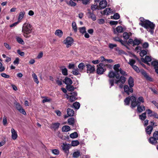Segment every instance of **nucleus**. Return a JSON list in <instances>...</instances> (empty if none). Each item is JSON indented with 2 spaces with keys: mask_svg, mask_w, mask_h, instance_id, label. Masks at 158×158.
<instances>
[{
  "mask_svg": "<svg viewBox=\"0 0 158 158\" xmlns=\"http://www.w3.org/2000/svg\"><path fill=\"white\" fill-rule=\"evenodd\" d=\"M25 14V12L24 11H23L20 12L18 18V20L19 21H20L23 19L24 16Z\"/></svg>",
  "mask_w": 158,
  "mask_h": 158,
  "instance_id": "nucleus-32",
  "label": "nucleus"
},
{
  "mask_svg": "<svg viewBox=\"0 0 158 158\" xmlns=\"http://www.w3.org/2000/svg\"><path fill=\"white\" fill-rule=\"evenodd\" d=\"M85 30V27H83L80 28V31L81 33L83 34L86 32Z\"/></svg>",
  "mask_w": 158,
  "mask_h": 158,
  "instance_id": "nucleus-54",
  "label": "nucleus"
},
{
  "mask_svg": "<svg viewBox=\"0 0 158 158\" xmlns=\"http://www.w3.org/2000/svg\"><path fill=\"white\" fill-rule=\"evenodd\" d=\"M140 72L147 80L150 81H152V79L148 75L145 71L142 69L140 70Z\"/></svg>",
  "mask_w": 158,
  "mask_h": 158,
  "instance_id": "nucleus-14",
  "label": "nucleus"
},
{
  "mask_svg": "<svg viewBox=\"0 0 158 158\" xmlns=\"http://www.w3.org/2000/svg\"><path fill=\"white\" fill-rule=\"evenodd\" d=\"M52 152L53 154L55 155H58L59 153V151L57 149L52 150Z\"/></svg>",
  "mask_w": 158,
  "mask_h": 158,
  "instance_id": "nucleus-52",
  "label": "nucleus"
},
{
  "mask_svg": "<svg viewBox=\"0 0 158 158\" xmlns=\"http://www.w3.org/2000/svg\"><path fill=\"white\" fill-rule=\"evenodd\" d=\"M117 45L115 44H110L109 45V47L111 49H112L114 48Z\"/></svg>",
  "mask_w": 158,
  "mask_h": 158,
  "instance_id": "nucleus-58",
  "label": "nucleus"
},
{
  "mask_svg": "<svg viewBox=\"0 0 158 158\" xmlns=\"http://www.w3.org/2000/svg\"><path fill=\"white\" fill-rule=\"evenodd\" d=\"M86 15L89 18L91 19L93 21H95L96 20V16L94 14L93 12L89 11L87 13Z\"/></svg>",
  "mask_w": 158,
  "mask_h": 158,
  "instance_id": "nucleus-13",
  "label": "nucleus"
},
{
  "mask_svg": "<svg viewBox=\"0 0 158 158\" xmlns=\"http://www.w3.org/2000/svg\"><path fill=\"white\" fill-rule=\"evenodd\" d=\"M120 65L119 64H117L114 66L113 69L115 71L114 72L111 71L109 73L108 76L109 78H114L115 77L117 79H118L119 78V75L118 74V71L120 69Z\"/></svg>",
  "mask_w": 158,
  "mask_h": 158,
  "instance_id": "nucleus-5",
  "label": "nucleus"
},
{
  "mask_svg": "<svg viewBox=\"0 0 158 158\" xmlns=\"http://www.w3.org/2000/svg\"><path fill=\"white\" fill-rule=\"evenodd\" d=\"M124 90L127 95H129L130 93H132L133 92V89L132 87H129L128 85H125L123 87Z\"/></svg>",
  "mask_w": 158,
  "mask_h": 158,
  "instance_id": "nucleus-9",
  "label": "nucleus"
},
{
  "mask_svg": "<svg viewBox=\"0 0 158 158\" xmlns=\"http://www.w3.org/2000/svg\"><path fill=\"white\" fill-rule=\"evenodd\" d=\"M60 125V123H52L51 126V128L55 130L59 127Z\"/></svg>",
  "mask_w": 158,
  "mask_h": 158,
  "instance_id": "nucleus-25",
  "label": "nucleus"
},
{
  "mask_svg": "<svg viewBox=\"0 0 158 158\" xmlns=\"http://www.w3.org/2000/svg\"><path fill=\"white\" fill-rule=\"evenodd\" d=\"M51 99L50 98H48L47 97H45L44 99L43 100L42 102L45 103L46 102H49L51 101Z\"/></svg>",
  "mask_w": 158,
  "mask_h": 158,
  "instance_id": "nucleus-57",
  "label": "nucleus"
},
{
  "mask_svg": "<svg viewBox=\"0 0 158 158\" xmlns=\"http://www.w3.org/2000/svg\"><path fill=\"white\" fill-rule=\"evenodd\" d=\"M66 88L69 91H72L74 89V87L71 85H66Z\"/></svg>",
  "mask_w": 158,
  "mask_h": 158,
  "instance_id": "nucleus-39",
  "label": "nucleus"
},
{
  "mask_svg": "<svg viewBox=\"0 0 158 158\" xmlns=\"http://www.w3.org/2000/svg\"><path fill=\"white\" fill-rule=\"evenodd\" d=\"M32 29V26L30 24L28 23H24L23 26L22 31L24 36L26 38L30 37L31 36L29 34L31 33Z\"/></svg>",
  "mask_w": 158,
  "mask_h": 158,
  "instance_id": "nucleus-1",
  "label": "nucleus"
},
{
  "mask_svg": "<svg viewBox=\"0 0 158 158\" xmlns=\"http://www.w3.org/2000/svg\"><path fill=\"white\" fill-rule=\"evenodd\" d=\"M16 107L17 110H18L20 113L24 115H26V113L25 112L24 110L23 109L22 107L19 103H17L16 104Z\"/></svg>",
  "mask_w": 158,
  "mask_h": 158,
  "instance_id": "nucleus-12",
  "label": "nucleus"
},
{
  "mask_svg": "<svg viewBox=\"0 0 158 158\" xmlns=\"http://www.w3.org/2000/svg\"><path fill=\"white\" fill-rule=\"evenodd\" d=\"M126 81V78L123 76H121L119 77V79H117V80H114V79H111L109 80V84L110 85V88L114 85V83L115 84L118 85L120 82L121 84L119 85V87L120 88H122L123 87V84L125 83Z\"/></svg>",
  "mask_w": 158,
  "mask_h": 158,
  "instance_id": "nucleus-3",
  "label": "nucleus"
},
{
  "mask_svg": "<svg viewBox=\"0 0 158 158\" xmlns=\"http://www.w3.org/2000/svg\"><path fill=\"white\" fill-rule=\"evenodd\" d=\"M73 41V40L71 37H68L63 41V43L66 45L67 48H69L72 45Z\"/></svg>",
  "mask_w": 158,
  "mask_h": 158,
  "instance_id": "nucleus-8",
  "label": "nucleus"
},
{
  "mask_svg": "<svg viewBox=\"0 0 158 158\" xmlns=\"http://www.w3.org/2000/svg\"><path fill=\"white\" fill-rule=\"evenodd\" d=\"M62 130L63 132H68L70 130V127L68 126H64L62 127Z\"/></svg>",
  "mask_w": 158,
  "mask_h": 158,
  "instance_id": "nucleus-33",
  "label": "nucleus"
},
{
  "mask_svg": "<svg viewBox=\"0 0 158 158\" xmlns=\"http://www.w3.org/2000/svg\"><path fill=\"white\" fill-rule=\"evenodd\" d=\"M11 132L12 133L11 137L12 139L14 140L16 139L18 135L16 132L13 128H11Z\"/></svg>",
  "mask_w": 158,
  "mask_h": 158,
  "instance_id": "nucleus-18",
  "label": "nucleus"
},
{
  "mask_svg": "<svg viewBox=\"0 0 158 158\" xmlns=\"http://www.w3.org/2000/svg\"><path fill=\"white\" fill-rule=\"evenodd\" d=\"M98 22L99 24H102L104 23L105 20L103 19H98Z\"/></svg>",
  "mask_w": 158,
  "mask_h": 158,
  "instance_id": "nucleus-63",
  "label": "nucleus"
},
{
  "mask_svg": "<svg viewBox=\"0 0 158 158\" xmlns=\"http://www.w3.org/2000/svg\"><path fill=\"white\" fill-rule=\"evenodd\" d=\"M73 106L75 109H78L80 107V104L79 102H76L73 103Z\"/></svg>",
  "mask_w": 158,
  "mask_h": 158,
  "instance_id": "nucleus-38",
  "label": "nucleus"
},
{
  "mask_svg": "<svg viewBox=\"0 0 158 158\" xmlns=\"http://www.w3.org/2000/svg\"><path fill=\"white\" fill-rule=\"evenodd\" d=\"M128 83L130 86L132 87L134 85V82L133 78L130 77L128 80Z\"/></svg>",
  "mask_w": 158,
  "mask_h": 158,
  "instance_id": "nucleus-29",
  "label": "nucleus"
},
{
  "mask_svg": "<svg viewBox=\"0 0 158 158\" xmlns=\"http://www.w3.org/2000/svg\"><path fill=\"white\" fill-rule=\"evenodd\" d=\"M131 97L126 98L124 100V104L125 105H129L130 101H131Z\"/></svg>",
  "mask_w": 158,
  "mask_h": 158,
  "instance_id": "nucleus-37",
  "label": "nucleus"
},
{
  "mask_svg": "<svg viewBox=\"0 0 158 158\" xmlns=\"http://www.w3.org/2000/svg\"><path fill=\"white\" fill-rule=\"evenodd\" d=\"M61 70L62 73L64 75L66 76L68 75V70L66 68H65V67L63 66Z\"/></svg>",
  "mask_w": 158,
  "mask_h": 158,
  "instance_id": "nucleus-35",
  "label": "nucleus"
},
{
  "mask_svg": "<svg viewBox=\"0 0 158 158\" xmlns=\"http://www.w3.org/2000/svg\"><path fill=\"white\" fill-rule=\"evenodd\" d=\"M131 107L132 108L135 107L138 105H140L141 102L143 103L144 102L143 98L142 96L139 97L137 101L135 97L134 96H131Z\"/></svg>",
  "mask_w": 158,
  "mask_h": 158,
  "instance_id": "nucleus-4",
  "label": "nucleus"
},
{
  "mask_svg": "<svg viewBox=\"0 0 158 158\" xmlns=\"http://www.w3.org/2000/svg\"><path fill=\"white\" fill-rule=\"evenodd\" d=\"M149 142L152 144L155 145L157 143V140L153 137H151L148 139Z\"/></svg>",
  "mask_w": 158,
  "mask_h": 158,
  "instance_id": "nucleus-22",
  "label": "nucleus"
},
{
  "mask_svg": "<svg viewBox=\"0 0 158 158\" xmlns=\"http://www.w3.org/2000/svg\"><path fill=\"white\" fill-rule=\"evenodd\" d=\"M139 54L141 56L143 57L147 54V51L144 50H141Z\"/></svg>",
  "mask_w": 158,
  "mask_h": 158,
  "instance_id": "nucleus-48",
  "label": "nucleus"
},
{
  "mask_svg": "<svg viewBox=\"0 0 158 158\" xmlns=\"http://www.w3.org/2000/svg\"><path fill=\"white\" fill-rule=\"evenodd\" d=\"M141 41L140 40L135 39L134 40V46L138 45L141 43Z\"/></svg>",
  "mask_w": 158,
  "mask_h": 158,
  "instance_id": "nucleus-44",
  "label": "nucleus"
},
{
  "mask_svg": "<svg viewBox=\"0 0 158 158\" xmlns=\"http://www.w3.org/2000/svg\"><path fill=\"white\" fill-rule=\"evenodd\" d=\"M131 35V34L130 32L127 33V32H124L123 34V37L124 39L125 40L128 39L130 36Z\"/></svg>",
  "mask_w": 158,
  "mask_h": 158,
  "instance_id": "nucleus-28",
  "label": "nucleus"
},
{
  "mask_svg": "<svg viewBox=\"0 0 158 158\" xmlns=\"http://www.w3.org/2000/svg\"><path fill=\"white\" fill-rule=\"evenodd\" d=\"M16 40L17 41L19 44H23L24 43L23 40L21 38L19 37H16Z\"/></svg>",
  "mask_w": 158,
  "mask_h": 158,
  "instance_id": "nucleus-40",
  "label": "nucleus"
},
{
  "mask_svg": "<svg viewBox=\"0 0 158 158\" xmlns=\"http://www.w3.org/2000/svg\"><path fill=\"white\" fill-rule=\"evenodd\" d=\"M107 5V2L106 0H102L99 3V7L100 9L105 8Z\"/></svg>",
  "mask_w": 158,
  "mask_h": 158,
  "instance_id": "nucleus-15",
  "label": "nucleus"
},
{
  "mask_svg": "<svg viewBox=\"0 0 158 158\" xmlns=\"http://www.w3.org/2000/svg\"><path fill=\"white\" fill-rule=\"evenodd\" d=\"M132 67L137 73H139L140 72L139 68L136 65H134Z\"/></svg>",
  "mask_w": 158,
  "mask_h": 158,
  "instance_id": "nucleus-56",
  "label": "nucleus"
},
{
  "mask_svg": "<svg viewBox=\"0 0 158 158\" xmlns=\"http://www.w3.org/2000/svg\"><path fill=\"white\" fill-rule=\"evenodd\" d=\"M119 18L120 16L117 13H116L114 14L113 16V18L115 19H119Z\"/></svg>",
  "mask_w": 158,
  "mask_h": 158,
  "instance_id": "nucleus-55",
  "label": "nucleus"
},
{
  "mask_svg": "<svg viewBox=\"0 0 158 158\" xmlns=\"http://www.w3.org/2000/svg\"><path fill=\"white\" fill-rule=\"evenodd\" d=\"M67 4L70 6H74L76 5V3L73 2L72 0H70L69 2H67Z\"/></svg>",
  "mask_w": 158,
  "mask_h": 158,
  "instance_id": "nucleus-47",
  "label": "nucleus"
},
{
  "mask_svg": "<svg viewBox=\"0 0 158 158\" xmlns=\"http://www.w3.org/2000/svg\"><path fill=\"white\" fill-rule=\"evenodd\" d=\"M19 59L18 58H16L15 60L14 61L13 63L14 64H19Z\"/></svg>",
  "mask_w": 158,
  "mask_h": 158,
  "instance_id": "nucleus-64",
  "label": "nucleus"
},
{
  "mask_svg": "<svg viewBox=\"0 0 158 158\" xmlns=\"http://www.w3.org/2000/svg\"><path fill=\"white\" fill-rule=\"evenodd\" d=\"M139 24L146 28L151 34H153L155 25L153 23L148 20H146L143 23H139Z\"/></svg>",
  "mask_w": 158,
  "mask_h": 158,
  "instance_id": "nucleus-2",
  "label": "nucleus"
},
{
  "mask_svg": "<svg viewBox=\"0 0 158 158\" xmlns=\"http://www.w3.org/2000/svg\"><path fill=\"white\" fill-rule=\"evenodd\" d=\"M135 63V60L131 59H130L128 64H129L131 66L134 65V64Z\"/></svg>",
  "mask_w": 158,
  "mask_h": 158,
  "instance_id": "nucleus-53",
  "label": "nucleus"
},
{
  "mask_svg": "<svg viewBox=\"0 0 158 158\" xmlns=\"http://www.w3.org/2000/svg\"><path fill=\"white\" fill-rule=\"evenodd\" d=\"M143 60L144 63H146L148 64L149 63L148 62L151 61L152 60V59L151 57L146 56L145 57V58L143 59Z\"/></svg>",
  "mask_w": 158,
  "mask_h": 158,
  "instance_id": "nucleus-31",
  "label": "nucleus"
},
{
  "mask_svg": "<svg viewBox=\"0 0 158 158\" xmlns=\"http://www.w3.org/2000/svg\"><path fill=\"white\" fill-rule=\"evenodd\" d=\"M137 106V111L139 113H141L145 110V107L143 105L140 106V105H138Z\"/></svg>",
  "mask_w": 158,
  "mask_h": 158,
  "instance_id": "nucleus-20",
  "label": "nucleus"
},
{
  "mask_svg": "<svg viewBox=\"0 0 158 158\" xmlns=\"http://www.w3.org/2000/svg\"><path fill=\"white\" fill-rule=\"evenodd\" d=\"M97 72L98 74H102L106 70L105 65L102 63H100L97 66Z\"/></svg>",
  "mask_w": 158,
  "mask_h": 158,
  "instance_id": "nucleus-7",
  "label": "nucleus"
},
{
  "mask_svg": "<svg viewBox=\"0 0 158 158\" xmlns=\"http://www.w3.org/2000/svg\"><path fill=\"white\" fill-rule=\"evenodd\" d=\"M76 122V119L73 118H70L68 120V122L69 125L73 126L74 123Z\"/></svg>",
  "mask_w": 158,
  "mask_h": 158,
  "instance_id": "nucleus-23",
  "label": "nucleus"
},
{
  "mask_svg": "<svg viewBox=\"0 0 158 158\" xmlns=\"http://www.w3.org/2000/svg\"><path fill=\"white\" fill-rule=\"evenodd\" d=\"M80 144L79 142L77 140H75L72 141L71 143V144H70L71 146H76L79 145Z\"/></svg>",
  "mask_w": 158,
  "mask_h": 158,
  "instance_id": "nucleus-34",
  "label": "nucleus"
},
{
  "mask_svg": "<svg viewBox=\"0 0 158 158\" xmlns=\"http://www.w3.org/2000/svg\"><path fill=\"white\" fill-rule=\"evenodd\" d=\"M1 75L2 77H5V78H8L10 77V76L9 75H7L4 73H1Z\"/></svg>",
  "mask_w": 158,
  "mask_h": 158,
  "instance_id": "nucleus-62",
  "label": "nucleus"
},
{
  "mask_svg": "<svg viewBox=\"0 0 158 158\" xmlns=\"http://www.w3.org/2000/svg\"><path fill=\"white\" fill-rule=\"evenodd\" d=\"M78 135L77 132H74L71 134L70 135V137L72 139L77 138L78 137Z\"/></svg>",
  "mask_w": 158,
  "mask_h": 158,
  "instance_id": "nucleus-41",
  "label": "nucleus"
},
{
  "mask_svg": "<svg viewBox=\"0 0 158 158\" xmlns=\"http://www.w3.org/2000/svg\"><path fill=\"white\" fill-rule=\"evenodd\" d=\"M72 73L75 75H78L80 74L79 70L77 68L74 69L72 71Z\"/></svg>",
  "mask_w": 158,
  "mask_h": 158,
  "instance_id": "nucleus-43",
  "label": "nucleus"
},
{
  "mask_svg": "<svg viewBox=\"0 0 158 158\" xmlns=\"http://www.w3.org/2000/svg\"><path fill=\"white\" fill-rule=\"evenodd\" d=\"M153 137L157 140H158V131H155L153 134Z\"/></svg>",
  "mask_w": 158,
  "mask_h": 158,
  "instance_id": "nucleus-51",
  "label": "nucleus"
},
{
  "mask_svg": "<svg viewBox=\"0 0 158 158\" xmlns=\"http://www.w3.org/2000/svg\"><path fill=\"white\" fill-rule=\"evenodd\" d=\"M152 116H154L155 118H158V114H157V113L153 111V114H151V115H150V117Z\"/></svg>",
  "mask_w": 158,
  "mask_h": 158,
  "instance_id": "nucleus-59",
  "label": "nucleus"
},
{
  "mask_svg": "<svg viewBox=\"0 0 158 158\" xmlns=\"http://www.w3.org/2000/svg\"><path fill=\"white\" fill-rule=\"evenodd\" d=\"M32 77L34 79V81L37 84H38L39 81L37 77V75L35 73H33L32 74Z\"/></svg>",
  "mask_w": 158,
  "mask_h": 158,
  "instance_id": "nucleus-42",
  "label": "nucleus"
},
{
  "mask_svg": "<svg viewBox=\"0 0 158 158\" xmlns=\"http://www.w3.org/2000/svg\"><path fill=\"white\" fill-rule=\"evenodd\" d=\"M74 110L70 108H68L67 110V114L69 116H73L74 115Z\"/></svg>",
  "mask_w": 158,
  "mask_h": 158,
  "instance_id": "nucleus-24",
  "label": "nucleus"
},
{
  "mask_svg": "<svg viewBox=\"0 0 158 158\" xmlns=\"http://www.w3.org/2000/svg\"><path fill=\"white\" fill-rule=\"evenodd\" d=\"M3 124L5 126L7 123V120L6 117V116H4L3 118Z\"/></svg>",
  "mask_w": 158,
  "mask_h": 158,
  "instance_id": "nucleus-60",
  "label": "nucleus"
},
{
  "mask_svg": "<svg viewBox=\"0 0 158 158\" xmlns=\"http://www.w3.org/2000/svg\"><path fill=\"white\" fill-rule=\"evenodd\" d=\"M85 67V65L84 63H80L78 65V68L80 70H82Z\"/></svg>",
  "mask_w": 158,
  "mask_h": 158,
  "instance_id": "nucleus-46",
  "label": "nucleus"
},
{
  "mask_svg": "<svg viewBox=\"0 0 158 158\" xmlns=\"http://www.w3.org/2000/svg\"><path fill=\"white\" fill-rule=\"evenodd\" d=\"M55 34L59 37H61L63 35V32L61 30L58 29L56 31Z\"/></svg>",
  "mask_w": 158,
  "mask_h": 158,
  "instance_id": "nucleus-27",
  "label": "nucleus"
},
{
  "mask_svg": "<svg viewBox=\"0 0 158 158\" xmlns=\"http://www.w3.org/2000/svg\"><path fill=\"white\" fill-rule=\"evenodd\" d=\"M61 146L62 150L68 156L69 153V150L71 147V145L66 142L63 143Z\"/></svg>",
  "mask_w": 158,
  "mask_h": 158,
  "instance_id": "nucleus-6",
  "label": "nucleus"
},
{
  "mask_svg": "<svg viewBox=\"0 0 158 158\" xmlns=\"http://www.w3.org/2000/svg\"><path fill=\"white\" fill-rule=\"evenodd\" d=\"M153 129V127L151 126H148L145 128V131L146 133L148 135L151 134Z\"/></svg>",
  "mask_w": 158,
  "mask_h": 158,
  "instance_id": "nucleus-19",
  "label": "nucleus"
},
{
  "mask_svg": "<svg viewBox=\"0 0 158 158\" xmlns=\"http://www.w3.org/2000/svg\"><path fill=\"white\" fill-rule=\"evenodd\" d=\"M86 66L87 69V73H92L95 70L94 66H91L89 64H86Z\"/></svg>",
  "mask_w": 158,
  "mask_h": 158,
  "instance_id": "nucleus-11",
  "label": "nucleus"
},
{
  "mask_svg": "<svg viewBox=\"0 0 158 158\" xmlns=\"http://www.w3.org/2000/svg\"><path fill=\"white\" fill-rule=\"evenodd\" d=\"M80 156V152L79 150L74 152L72 155L73 157L74 158H77Z\"/></svg>",
  "mask_w": 158,
  "mask_h": 158,
  "instance_id": "nucleus-30",
  "label": "nucleus"
},
{
  "mask_svg": "<svg viewBox=\"0 0 158 158\" xmlns=\"http://www.w3.org/2000/svg\"><path fill=\"white\" fill-rule=\"evenodd\" d=\"M119 73L122 75L123 76H126L127 75V74L126 73V72L123 70L121 68H120V69L118 71V73Z\"/></svg>",
  "mask_w": 158,
  "mask_h": 158,
  "instance_id": "nucleus-50",
  "label": "nucleus"
},
{
  "mask_svg": "<svg viewBox=\"0 0 158 158\" xmlns=\"http://www.w3.org/2000/svg\"><path fill=\"white\" fill-rule=\"evenodd\" d=\"M123 31V28L121 26H119L117 27L114 30V34H116L117 32L118 33H122Z\"/></svg>",
  "mask_w": 158,
  "mask_h": 158,
  "instance_id": "nucleus-16",
  "label": "nucleus"
},
{
  "mask_svg": "<svg viewBox=\"0 0 158 158\" xmlns=\"http://www.w3.org/2000/svg\"><path fill=\"white\" fill-rule=\"evenodd\" d=\"M72 27L75 32H76L77 31L76 24L75 22H72Z\"/></svg>",
  "mask_w": 158,
  "mask_h": 158,
  "instance_id": "nucleus-45",
  "label": "nucleus"
},
{
  "mask_svg": "<svg viewBox=\"0 0 158 158\" xmlns=\"http://www.w3.org/2000/svg\"><path fill=\"white\" fill-rule=\"evenodd\" d=\"M146 113L145 112L139 115V119L141 120H144L146 118Z\"/></svg>",
  "mask_w": 158,
  "mask_h": 158,
  "instance_id": "nucleus-36",
  "label": "nucleus"
},
{
  "mask_svg": "<svg viewBox=\"0 0 158 158\" xmlns=\"http://www.w3.org/2000/svg\"><path fill=\"white\" fill-rule=\"evenodd\" d=\"M70 95L69 96V101L72 102L75 101L77 99L76 97L77 94L76 92H73L70 93Z\"/></svg>",
  "mask_w": 158,
  "mask_h": 158,
  "instance_id": "nucleus-10",
  "label": "nucleus"
},
{
  "mask_svg": "<svg viewBox=\"0 0 158 158\" xmlns=\"http://www.w3.org/2000/svg\"><path fill=\"white\" fill-rule=\"evenodd\" d=\"M151 65L154 67L156 70V69L158 68V60H155L152 61L151 62Z\"/></svg>",
  "mask_w": 158,
  "mask_h": 158,
  "instance_id": "nucleus-26",
  "label": "nucleus"
},
{
  "mask_svg": "<svg viewBox=\"0 0 158 158\" xmlns=\"http://www.w3.org/2000/svg\"><path fill=\"white\" fill-rule=\"evenodd\" d=\"M149 44L147 42L144 43L142 45V47L143 48H147L148 47Z\"/></svg>",
  "mask_w": 158,
  "mask_h": 158,
  "instance_id": "nucleus-61",
  "label": "nucleus"
},
{
  "mask_svg": "<svg viewBox=\"0 0 158 158\" xmlns=\"http://www.w3.org/2000/svg\"><path fill=\"white\" fill-rule=\"evenodd\" d=\"M2 60H0V72H3L4 71L5 68L4 66H3L2 62Z\"/></svg>",
  "mask_w": 158,
  "mask_h": 158,
  "instance_id": "nucleus-49",
  "label": "nucleus"
},
{
  "mask_svg": "<svg viewBox=\"0 0 158 158\" xmlns=\"http://www.w3.org/2000/svg\"><path fill=\"white\" fill-rule=\"evenodd\" d=\"M63 82L67 85H71L73 83L72 80L68 77H66L63 81Z\"/></svg>",
  "mask_w": 158,
  "mask_h": 158,
  "instance_id": "nucleus-17",
  "label": "nucleus"
},
{
  "mask_svg": "<svg viewBox=\"0 0 158 158\" xmlns=\"http://www.w3.org/2000/svg\"><path fill=\"white\" fill-rule=\"evenodd\" d=\"M112 10L110 8H108L105 9L103 11V14L106 15H108L112 14Z\"/></svg>",
  "mask_w": 158,
  "mask_h": 158,
  "instance_id": "nucleus-21",
  "label": "nucleus"
}]
</instances>
